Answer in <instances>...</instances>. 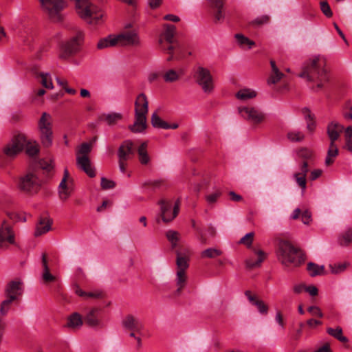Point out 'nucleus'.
<instances>
[{"instance_id":"nucleus-43","label":"nucleus","mask_w":352,"mask_h":352,"mask_svg":"<svg viewBox=\"0 0 352 352\" xmlns=\"http://www.w3.org/2000/svg\"><path fill=\"white\" fill-rule=\"evenodd\" d=\"M324 267L323 265H318L314 263H309L307 264V270L309 271L311 276H316L321 275L324 273Z\"/></svg>"},{"instance_id":"nucleus-32","label":"nucleus","mask_w":352,"mask_h":352,"mask_svg":"<svg viewBox=\"0 0 352 352\" xmlns=\"http://www.w3.org/2000/svg\"><path fill=\"white\" fill-rule=\"evenodd\" d=\"M82 324L83 320L81 315L74 312L68 317L67 327L73 329H77L80 328Z\"/></svg>"},{"instance_id":"nucleus-49","label":"nucleus","mask_w":352,"mask_h":352,"mask_svg":"<svg viewBox=\"0 0 352 352\" xmlns=\"http://www.w3.org/2000/svg\"><path fill=\"white\" fill-rule=\"evenodd\" d=\"M346 148L352 152V125L348 126L344 131Z\"/></svg>"},{"instance_id":"nucleus-12","label":"nucleus","mask_w":352,"mask_h":352,"mask_svg":"<svg viewBox=\"0 0 352 352\" xmlns=\"http://www.w3.org/2000/svg\"><path fill=\"white\" fill-rule=\"evenodd\" d=\"M163 47L164 50L170 54L169 57L167 58L168 61H172L173 60H179L191 55L190 52H186V47L179 41H175L168 46L164 45Z\"/></svg>"},{"instance_id":"nucleus-20","label":"nucleus","mask_w":352,"mask_h":352,"mask_svg":"<svg viewBox=\"0 0 352 352\" xmlns=\"http://www.w3.org/2000/svg\"><path fill=\"white\" fill-rule=\"evenodd\" d=\"M6 298L15 300L23 293L22 282L20 280L10 281L5 290Z\"/></svg>"},{"instance_id":"nucleus-29","label":"nucleus","mask_w":352,"mask_h":352,"mask_svg":"<svg viewBox=\"0 0 352 352\" xmlns=\"http://www.w3.org/2000/svg\"><path fill=\"white\" fill-rule=\"evenodd\" d=\"M343 130L344 126L338 122H331L329 123L327 126V134L331 142H335Z\"/></svg>"},{"instance_id":"nucleus-21","label":"nucleus","mask_w":352,"mask_h":352,"mask_svg":"<svg viewBox=\"0 0 352 352\" xmlns=\"http://www.w3.org/2000/svg\"><path fill=\"white\" fill-rule=\"evenodd\" d=\"M123 327L129 330L134 331L141 334L144 325L141 320L133 315L126 316L122 320Z\"/></svg>"},{"instance_id":"nucleus-63","label":"nucleus","mask_w":352,"mask_h":352,"mask_svg":"<svg viewBox=\"0 0 352 352\" xmlns=\"http://www.w3.org/2000/svg\"><path fill=\"white\" fill-rule=\"evenodd\" d=\"M322 173V170H320V169H315V170H313L311 173H310V175H309V179L311 180V181H314L316 180V179H318V177H320L321 176Z\"/></svg>"},{"instance_id":"nucleus-4","label":"nucleus","mask_w":352,"mask_h":352,"mask_svg":"<svg viewBox=\"0 0 352 352\" xmlns=\"http://www.w3.org/2000/svg\"><path fill=\"white\" fill-rule=\"evenodd\" d=\"M78 15L87 23L91 25H98L102 23L103 12L89 0H74Z\"/></svg>"},{"instance_id":"nucleus-19","label":"nucleus","mask_w":352,"mask_h":352,"mask_svg":"<svg viewBox=\"0 0 352 352\" xmlns=\"http://www.w3.org/2000/svg\"><path fill=\"white\" fill-rule=\"evenodd\" d=\"M309 171V165L307 162H302L299 167V170L294 173L293 177L297 185L304 192L307 188V174Z\"/></svg>"},{"instance_id":"nucleus-31","label":"nucleus","mask_w":352,"mask_h":352,"mask_svg":"<svg viewBox=\"0 0 352 352\" xmlns=\"http://www.w3.org/2000/svg\"><path fill=\"white\" fill-rule=\"evenodd\" d=\"M42 266L43 272L42 274V279L44 283H48L56 280V276L50 272V268L47 264V256L45 254L42 255Z\"/></svg>"},{"instance_id":"nucleus-7","label":"nucleus","mask_w":352,"mask_h":352,"mask_svg":"<svg viewBox=\"0 0 352 352\" xmlns=\"http://www.w3.org/2000/svg\"><path fill=\"white\" fill-rule=\"evenodd\" d=\"M18 187L23 192L34 195L40 190L41 181L35 173L28 172L19 177Z\"/></svg>"},{"instance_id":"nucleus-26","label":"nucleus","mask_w":352,"mask_h":352,"mask_svg":"<svg viewBox=\"0 0 352 352\" xmlns=\"http://www.w3.org/2000/svg\"><path fill=\"white\" fill-rule=\"evenodd\" d=\"M177 261L176 264L177 267V271L182 270L183 272H186L188 269V256L190 251L188 249H184L182 251L177 250Z\"/></svg>"},{"instance_id":"nucleus-59","label":"nucleus","mask_w":352,"mask_h":352,"mask_svg":"<svg viewBox=\"0 0 352 352\" xmlns=\"http://www.w3.org/2000/svg\"><path fill=\"white\" fill-rule=\"evenodd\" d=\"M8 216L9 219L14 222L25 221H26L25 218L23 217L21 214L14 212L8 213Z\"/></svg>"},{"instance_id":"nucleus-30","label":"nucleus","mask_w":352,"mask_h":352,"mask_svg":"<svg viewBox=\"0 0 352 352\" xmlns=\"http://www.w3.org/2000/svg\"><path fill=\"white\" fill-rule=\"evenodd\" d=\"M164 31L162 34V36L166 42L165 46H168L173 44L174 42L177 41L174 39V36L176 32V28L173 25L166 24L164 26Z\"/></svg>"},{"instance_id":"nucleus-16","label":"nucleus","mask_w":352,"mask_h":352,"mask_svg":"<svg viewBox=\"0 0 352 352\" xmlns=\"http://www.w3.org/2000/svg\"><path fill=\"white\" fill-rule=\"evenodd\" d=\"M101 309L92 307L88 309L84 316L85 322L90 327H103V323L100 319Z\"/></svg>"},{"instance_id":"nucleus-62","label":"nucleus","mask_w":352,"mask_h":352,"mask_svg":"<svg viewBox=\"0 0 352 352\" xmlns=\"http://www.w3.org/2000/svg\"><path fill=\"white\" fill-rule=\"evenodd\" d=\"M210 6L214 8H223L224 2L223 0H208Z\"/></svg>"},{"instance_id":"nucleus-10","label":"nucleus","mask_w":352,"mask_h":352,"mask_svg":"<svg viewBox=\"0 0 352 352\" xmlns=\"http://www.w3.org/2000/svg\"><path fill=\"white\" fill-rule=\"evenodd\" d=\"M194 78L204 92L210 94L213 91V78L207 68L198 66L195 71Z\"/></svg>"},{"instance_id":"nucleus-22","label":"nucleus","mask_w":352,"mask_h":352,"mask_svg":"<svg viewBox=\"0 0 352 352\" xmlns=\"http://www.w3.org/2000/svg\"><path fill=\"white\" fill-rule=\"evenodd\" d=\"M135 149L131 140H125L120 146L118 151V159L127 161L134 155Z\"/></svg>"},{"instance_id":"nucleus-28","label":"nucleus","mask_w":352,"mask_h":352,"mask_svg":"<svg viewBox=\"0 0 352 352\" xmlns=\"http://www.w3.org/2000/svg\"><path fill=\"white\" fill-rule=\"evenodd\" d=\"M151 124L153 127L163 129H176L179 125L176 123L168 124L163 120L156 113H153L151 118Z\"/></svg>"},{"instance_id":"nucleus-33","label":"nucleus","mask_w":352,"mask_h":352,"mask_svg":"<svg viewBox=\"0 0 352 352\" xmlns=\"http://www.w3.org/2000/svg\"><path fill=\"white\" fill-rule=\"evenodd\" d=\"M117 45H118V43L116 35L111 34L100 39L98 43L97 47L102 50Z\"/></svg>"},{"instance_id":"nucleus-37","label":"nucleus","mask_w":352,"mask_h":352,"mask_svg":"<svg viewBox=\"0 0 352 352\" xmlns=\"http://www.w3.org/2000/svg\"><path fill=\"white\" fill-rule=\"evenodd\" d=\"M302 114L307 122V129L310 132L314 131L316 126L314 115L311 113L309 109L305 108L302 109Z\"/></svg>"},{"instance_id":"nucleus-39","label":"nucleus","mask_w":352,"mask_h":352,"mask_svg":"<svg viewBox=\"0 0 352 352\" xmlns=\"http://www.w3.org/2000/svg\"><path fill=\"white\" fill-rule=\"evenodd\" d=\"M256 96V92L251 89H241L236 94V97L241 100H247Z\"/></svg>"},{"instance_id":"nucleus-23","label":"nucleus","mask_w":352,"mask_h":352,"mask_svg":"<svg viewBox=\"0 0 352 352\" xmlns=\"http://www.w3.org/2000/svg\"><path fill=\"white\" fill-rule=\"evenodd\" d=\"M69 176V171L67 169H65L63 178L58 186L59 197L60 199L63 201L66 200L70 196L72 191L71 185L69 183H67Z\"/></svg>"},{"instance_id":"nucleus-48","label":"nucleus","mask_w":352,"mask_h":352,"mask_svg":"<svg viewBox=\"0 0 352 352\" xmlns=\"http://www.w3.org/2000/svg\"><path fill=\"white\" fill-rule=\"evenodd\" d=\"M40 76L41 78V84L44 87L50 89H53L54 86L51 76L48 73H41Z\"/></svg>"},{"instance_id":"nucleus-47","label":"nucleus","mask_w":352,"mask_h":352,"mask_svg":"<svg viewBox=\"0 0 352 352\" xmlns=\"http://www.w3.org/2000/svg\"><path fill=\"white\" fill-rule=\"evenodd\" d=\"M305 138L302 132L294 130L288 132L287 138L292 142H300Z\"/></svg>"},{"instance_id":"nucleus-38","label":"nucleus","mask_w":352,"mask_h":352,"mask_svg":"<svg viewBox=\"0 0 352 352\" xmlns=\"http://www.w3.org/2000/svg\"><path fill=\"white\" fill-rule=\"evenodd\" d=\"M147 143L143 142L138 149V157L140 163L143 165L147 164L150 161V157L146 151Z\"/></svg>"},{"instance_id":"nucleus-9","label":"nucleus","mask_w":352,"mask_h":352,"mask_svg":"<svg viewBox=\"0 0 352 352\" xmlns=\"http://www.w3.org/2000/svg\"><path fill=\"white\" fill-rule=\"evenodd\" d=\"M25 143H27L26 135L22 133H17L14 135L10 142L4 146L3 153L6 157L14 158L23 151Z\"/></svg>"},{"instance_id":"nucleus-64","label":"nucleus","mask_w":352,"mask_h":352,"mask_svg":"<svg viewBox=\"0 0 352 352\" xmlns=\"http://www.w3.org/2000/svg\"><path fill=\"white\" fill-rule=\"evenodd\" d=\"M311 213L309 211H305L301 215L302 221L305 224L309 223L311 221Z\"/></svg>"},{"instance_id":"nucleus-40","label":"nucleus","mask_w":352,"mask_h":352,"mask_svg":"<svg viewBox=\"0 0 352 352\" xmlns=\"http://www.w3.org/2000/svg\"><path fill=\"white\" fill-rule=\"evenodd\" d=\"M338 155V149L337 146L335 144V142H330L327 155L325 159V164L327 166L331 165L334 161L333 158H335Z\"/></svg>"},{"instance_id":"nucleus-46","label":"nucleus","mask_w":352,"mask_h":352,"mask_svg":"<svg viewBox=\"0 0 352 352\" xmlns=\"http://www.w3.org/2000/svg\"><path fill=\"white\" fill-rule=\"evenodd\" d=\"M25 146L26 147V153L30 156H35L39 151L38 144L36 142L32 143L27 140Z\"/></svg>"},{"instance_id":"nucleus-27","label":"nucleus","mask_w":352,"mask_h":352,"mask_svg":"<svg viewBox=\"0 0 352 352\" xmlns=\"http://www.w3.org/2000/svg\"><path fill=\"white\" fill-rule=\"evenodd\" d=\"M52 223V220L49 217H41L36 224L34 235L39 236L49 232L51 229Z\"/></svg>"},{"instance_id":"nucleus-3","label":"nucleus","mask_w":352,"mask_h":352,"mask_svg":"<svg viewBox=\"0 0 352 352\" xmlns=\"http://www.w3.org/2000/svg\"><path fill=\"white\" fill-rule=\"evenodd\" d=\"M148 111V102L146 96L141 93L135 101V122L129 126L133 133H142L146 128V115Z\"/></svg>"},{"instance_id":"nucleus-36","label":"nucleus","mask_w":352,"mask_h":352,"mask_svg":"<svg viewBox=\"0 0 352 352\" xmlns=\"http://www.w3.org/2000/svg\"><path fill=\"white\" fill-rule=\"evenodd\" d=\"M122 118L120 113H111L108 114H103L100 117L102 121L105 122L108 125L112 126L116 124Z\"/></svg>"},{"instance_id":"nucleus-34","label":"nucleus","mask_w":352,"mask_h":352,"mask_svg":"<svg viewBox=\"0 0 352 352\" xmlns=\"http://www.w3.org/2000/svg\"><path fill=\"white\" fill-rule=\"evenodd\" d=\"M167 240L171 244L172 249H175L179 246V243L181 240V234L175 230H169L166 232Z\"/></svg>"},{"instance_id":"nucleus-8","label":"nucleus","mask_w":352,"mask_h":352,"mask_svg":"<svg viewBox=\"0 0 352 352\" xmlns=\"http://www.w3.org/2000/svg\"><path fill=\"white\" fill-rule=\"evenodd\" d=\"M42 9L54 21L62 19L60 12L65 8V0H39Z\"/></svg>"},{"instance_id":"nucleus-45","label":"nucleus","mask_w":352,"mask_h":352,"mask_svg":"<svg viewBox=\"0 0 352 352\" xmlns=\"http://www.w3.org/2000/svg\"><path fill=\"white\" fill-rule=\"evenodd\" d=\"M13 301V300L6 298L4 300L1 302L0 305L1 316H4L7 315V314L8 313L9 310L11 308Z\"/></svg>"},{"instance_id":"nucleus-50","label":"nucleus","mask_w":352,"mask_h":352,"mask_svg":"<svg viewBox=\"0 0 352 352\" xmlns=\"http://www.w3.org/2000/svg\"><path fill=\"white\" fill-rule=\"evenodd\" d=\"M313 152L312 151L308 149V148H301L298 152V156L303 160V162H307L308 163V161L310 160L313 157Z\"/></svg>"},{"instance_id":"nucleus-6","label":"nucleus","mask_w":352,"mask_h":352,"mask_svg":"<svg viewBox=\"0 0 352 352\" xmlns=\"http://www.w3.org/2000/svg\"><path fill=\"white\" fill-rule=\"evenodd\" d=\"M40 140L45 147H49L52 144L53 131L51 116L44 112L42 113L38 122Z\"/></svg>"},{"instance_id":"nucleus-5","label":"nucleus","mask_w":352,"mask_h":352,"mask_svg":"<svg viewBox=\"0 0 352 352\" xmlns=\"http://www.w3.org/2000/svg\"><path fill=\"white\" fill-rule=\"evenodd\" d=\"M91 151V143H82L78 151L76 164L79 168L82 170L90 177L96 175L95 169L92 167L88 154Z\"/></svg>"},{"instance_id":"nucleus-54","label":"nucleus","mask_w":352,"mask_h":352,"mask_svg":"<svg viewBox=\"0 0 352 352\" xmlns=\"http://www.w3.org/2000/svg\"><path fill=\"white\" fill-rule=\"evenodd\" d=\"M165 185V180L163 179H156L153 181H148L145 182L144 186H149L153 189L159 188Z\"/></svg>"},{"instance_id":"nucleus-1","label":"nucleus","mask_w":352,"mask_h":352,"mask_svg":"<svg viewBox=\"0 0 352 352\" xmlns=\"http://www.w3.org/2000/svg\"><path fill=\"white\" fill-rule=\"evenodd\" d=\"M326 62L322 57H316L304 67L303 71L299 76L306 78L307 81L313 83L311 89L318 91L324 87L329 80V76L325 68Z\"/></svg>"},{"instance_id":"nucleus-56","label":"nucleus","mask_w":352,"mask_h":352,"mask_svg":"<svg viewBox=\"0 0 352 352\" xmlns=\"http://www.w3.org/2000/svg\"><path fill=\"white\" fill-rule=\"evenodd\" d=\"M221 191L218 190L214 192L207 195L206 197V201L210 204H214L217 201V199L221 196Z\"/></svg>"},{"instance_id":"nucleus-58","label":"nucleus","mask_w":352,"mask_h":352,"mask_svg":"<svg viewBox=\"0 0 352 352\" xmlns=\"http://www.w3.org/2000/svg\"><path fill=\"white\" fill-rule=\"evenodd\" d=\"M115 182L112 180L107 179L104 177L101 179V186L103 189H111L115 187Z\"/></svg>"},{"instance_id":"nucleus-44","label":"nucleus","mask_w":352,"mask_h":352,"mask_svg":"<svg viewBox=\"0 0 352 352\" xmlns=\"http://www.w3.org/2000/svg\"><path fill=\"white\" fill-rule=\"evenodd\" d=\"M221 254L222 252L219 249L210 248L202 251L201 253V257L203 258H214L221 255Z\"/></svg>"},{"instance_id":"nucleus-42","label":"nucleus","mask_w":352,"mask_h":352,"mask_svg":"<svg viewBox=\"0 0 352 352\" xmlns=\"http://www.w3.org/2000/svg\"><path fill=\"white\" fill-rule=\"evenodd\" d=\"M234 37L237 43L241 47H244L245 45H248V48L251 49L254 45H255V43L253 41H251L242 34H236Z\"/></svg>"},{"instance_id":"nucleus-57","label":"nucleus","mask_w":352,"mask_h":352,"mask_svg":"<svg viewBox=\"0 0 352 352\" xmlns=\"http://www.w3.org/2000/svg\"><path fill=\"white\" fill-rule=\"evenodd\" d=\"M320 8L323 14L327 16L331 17L332 16V12L331 10V8L326 1H322L320 2Z\"/></svg>"},{"instance_id":"nucleus-24","label":"nucleus","mask_w":352,"mask_h":352,"mask_svg":"<svg viewBox=\"0 0 352 352\" xmlns=\"http://www.w3.org/2000/svg\"><path fill=\"white\" fill-rule=\"evenodd\" d=\"M245 295L250 301V302L254 305L258 312L261 314L266 315L268 312V306L263 301L257 298L256 295L252 294L250 290H247L245 292Z\"/></svg>"},{"instance_id":"nucleus-18","label":"nucleus","mask_w":352,"mask_h":352,"mask_svg":"<svg viewBox=\"0 0 352 352\" xmlns=\"http://www.w3.org/2000/svg\"><path fill=\"white\" fill-rule=\"evenodd\" d=\"M267 257V254L261 250L252 248V255L245 261L248 268L253 269L259 267Z\"/></svg>"},{"instance_id":"nucleus-25","label":"nucleus","mask_w":352,"mask_h":352,"mask_svg":"<svg viewBox=\"0 0 352 352\" xmlns=\"http://www.w3.org/2000/svg\"><path fill=\"white\" fill-rule=\"evenodd\" d=\"M184 74L185 69L183 68L169 69L163 73L162 77L165 82L173 83L179 80Z\"/></svg>"},{"instance_id":"nucleus-35","label":"nucleus","mask_w":352,"mask_h":352,"mask_svg":"<svg viewBox=\"0 0 352 352\" xmlns=\"http://www.w3.org/2000/svg\"><path fill=\"white\" fill-rule=\"evenodd\" d=\"M175 281L177 286V289L175 291V295H179L187 281L186 273L183 272L182 270L177 271Z\"/></svg>"},{"instance_id":"nucleus-52","label":"nucleus","mask_w":352,"mask_h":352,"mask_svg":"<svg viewBox=\"0 0 352 352\" xmlns=\"http://www.w3.org/2000/svg\"><path fill=\"white\" fill-rule=\"evenodd\" d=\"M254 232H249L247 233L244 236H243L240 241L239 243L241 244H243L246 245L248 248H251L253 239H254Z\"/></svg>"},{"instance_id":"nucleus-13","label":"nucleus","mask_w":352,"mask_h":352,"mask_svg":"<svg viewBox=\"0 0 352 352\" xmlns=\"http://www.w3.org/2000/svg\"><path fill=\"white\" fill-rule=\"evenodd\" d=\"M238 111L244 119L253 124H260L265 119V115L253 107H240Z\"/></svg>"},{"instance_id":"nucleus-53","label":"nucleus","mask_w":352,"mask_h":352,"mask_svg":"<svg viewBox=\"0 0 352 352\" xmlns=\"http://www.w3.org/2000/svg\"><path fill=\"white\" fill-rule=\"evenodd\" d=\"M347 267V263H338L334 265H330L329 267L331 269V272L333 274H339L344 272Z\"/></svg>"},{"instance_id":"nucleus-15","label":"nucleus","mask_w":352,"mask_h":352,"mask_svg":"<svg viewBox=\"0 0 352 352\" xmlns=\"http://www.w3.org/2000/svg\"><path fill=\"white\" fill-rule=\"evenodd\" d=\"M161 205V216L164 222L168 223L174 219L179 210V201L177 200L173 206L170 201L162 200L160 202Z\"/></svg>"},{"instance_id":"nucleus-60","label":"nucleus","mask_w":352,"mask_h":352,"mask_svg":"<svg viewBox=\"0 0 352 352\" xmlns=\"http://www.w3.org/2000/svg\"><path fill=\"white\" fill-rule=\"evenodd\" d=\"M308 311L314 316L323 317V314L318 307L311 306L308 308Z\"/></svg>"},{"instance_id":"nucleus-61","label":"nucleus","mask_w":352,"mask_h":352,"mask_svg":"<svg viewBox=\"0 0 352 352\" xmlns=\"http://www.w3.org/2000/svg\"><path fill=\"white\" fill-rule=\"evenodd\" d=\"M214 16L216 22L223 21L225 19V14L223 12V8H217L216 9Z\"/></svg>"},{"instance_id":"nucleus-41","label":"nucleus","mask_w":352,"mask_h":352,"mask_svg":"<svg viewBox=\"0 0 352 352\" xmlns=\"http://www.w3.org/2000/svg\"><path fill=\"white\" fill-rule=\"evenodd\" d=\"M327 332L340 342H346L348 341V339L342 335V329L340 327H338L336 329L329 327L327 329Z\"/></svg>"},{"instance_id":"nucleus-2","label":"nucleus","mask_w":352,"mask_h":352,"mask_svg":"<svg viewBox=\"0 0 352 352\" xmlns=\"http://www.w3.org/2000/svg\"><path fill=\"white\" fill-rule=\"evenodd\" d=\"M277 258L284 265L298 266L305 260L304 253L287 241L280 240L277 250Z\"/></svg>"},{"instance_id":"nucleus-14","label":"nucleus","mask_w":352,"mask_h":352,"mask_svg":"<svg viewBox=\"0 0 352 352\" xmlns=\"http://www.w3.org/2000/svg\"><path fill=\"white\" fill-rule=\"evenodd\" d=\"M120 46L139 47L141 41L136 30H125L116 35Z\"/></svg>"},{"instance_id":"nucleus-51","label":"nucleus","mask_w":352,"mask_h":352,"mask_svg":"<svg viewBox=\"0 0 352 352\" xmlns=\"http://www.w3.org/2000/svg\"><path fill=\"white\" fill-rule=\"evenodd\" d=\"M352 242V229L346 231L340 239V244L342 246L348 245Z\"/></svg>"},{"instance_id":"nucleus-11","label":"nucleus","mask_w":352,"mask_h":352,"mask_svg":"<svg viewBox=\"0 0 352 352\" xmlns=\"http://www.w3.org/2000/svg\"><path fill=\"white\" fill-rule=\"evenodd\" d=\"M82 40L83 34L79 31L75 36L64 42L60 46V58L66 59L78 52Z\"/></svg>"},{"instance_id":"nucleus-55","label":"nucleus","mask_w":352,"mask_h":352,"mask_svg":"<svg viewBox=\"0 0 352 352\" xmlns=\"http://www.w3.org/2000/svg\"><path fill=\"white\" fill-rule=\"evenodd\" d=\"M283 74L280 72H278L277 73L272 72L267 80V83L269 85L276 84L283 78Z\"/></svg>"},{"instance_id":"nucleus-17","label":"nucleus","mask_w":352,"mask_h":352,"mask_svg":"<svg viewBox=\"0 0 352 352\" xmlns=\"http://www.w3.org/2000/svg\"><path fill=\"white\" fill-rule=\"evenodd\" d=\"M6 243L9 244L14 243V234L10 223L3 221L0 227V248H3Z\"/></svg>"}]
</instances>
